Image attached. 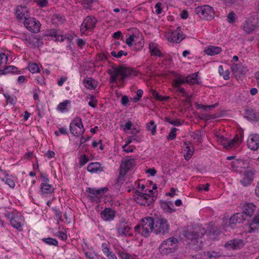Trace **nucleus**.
<instances>
[{"instance_id":"obj_1","label":"nucleus","mask_w":259,"mask_h":259,"mask_svg":"<svg viewBox=\"0 0 259 259\" xmlns=\"http://www.w3.org/2000/svg\"><path fill=\"white\" fill-rule=\"evenodd\" d=\"M107 73L110 76V82L111 83H115L117 81L118 75H120L121 81H124L126 77L131 76H136L138 72L133 69L120 66L118 67H112V68L108 70Z\"/></svg>"},{"instance_id":"obj_2","label":"nucleus","mask_w":259,"mask_h":259,"mask_svg":"<svg viewBox=\"0 0 259 259\" xmlns=\"http://www.w3.org/2000/svg\"><path fill=\"white\" fill-rule=\"evenodd\" d=\"M178 240L176 238L171 237L164 240L160 246L159 250L162 255H167L174 252L177 250Z\"/></svg>"},{"instance_id":"obj_3","label":"nucleus","mask_w":259,"mask_h":259,"mask_svg":"<svg viewBox=\"0 0 259 259\" xmlns=\"http://www.w3.org/2000/svg\"><path fill=\"white\" fill-rule=\"evenodd\" d=\"M135 201L140 205L150 206L153 204L155 200L154 195L148 194L146 193L140 192V190H136L133 194Z\"/></svg>"},{"instance_id":"obj_4","label":"nucleus","mask_w":259,"mask_h":259,"mask_svg":"<svg viewBox=\"0 0 259 259\" xmlns=\"http://www.w3.org/2000/svg\"><path fill=\"white\" fill-rule=\"evenodd\" d=\"M205 233V229L201 228L200 229L199 232L185 230L183 231L182 235L186 238V240L189 241V243L194 245L198 242L200 238Z\"/></svg>"},{"instance_id":"obj_5","label":"nucleus","mask_w":259,"mask_h":259,"mask_svg":"<svg viewBox=\"0 0 259 259\" xmlns=\"http://www.w3.org/2000/svg\"><path fill=\"white\" fill-rule=\"evenodd\" d=\"M142 231L141 234L142 236L148 237L150 233L154 232V220L150 217H147L142 219L141 221Z\"/></svg>"},{"instance_id":"obj_6","label":"nucleus","mask_w":259,"mask_h":259,"mask_svg":"<svg viewBox=\"0 0 259 259\" xmlns=\"http://www.w3.org/2000/svg\"><path fill=\"white\" fill-rule=\"evenodd\" d=\"M154 233L158 235H164L170 230L168 221L164 218H157L154 220Z\"/></svg>"},{"instance_id":"obj_7","label":"nucleus","mask_w":259,"mask_h":259,"mask_svg":"<svg viewBox=\"0 0 259 259\" xmlns=\"http://www.w3.org/2000/svg\"><path fill=\"white\" fill-rule=\"evenodd\" d=\"M195 12L201 18L206 20H210L214 17L213 8L208 5H204L196 8Z\"/></svg>"},{"instance_id":"obj_8","label":"nucleus","mask_w":259,"mask_h":259,"mask_svg":"<svg viewBox=\"0 0 259 259\" xmlns=\"http://www.w3.org/2000/svg\"><path fill=\"white\" fill-rule=\"evenodd\" d=\"M70 131L74 136H79L83 134L84 129L81 119L80 117H76L71 121Z\"/></svg>"},{"instance_id":"obj_9","label":"nucleus","mask_w":259,"mask_h":259,"mask_svg":"<svg viewBox=\"0 0 259 259\" xmlns=\"http://www.w3.org/2000/svg\"><path fill=\"white\" fill-rule=\"evenodd\" d=\"M135 164L134 159L126 158L122 161L120 165L119 176L117 182H119L121 178H123L127 171L134 167Z\"/></svg>"},{"instance_id":"obj_10","label":"nucleus","mask_w":259,"mask_h":259,"mask_svg":"<svg viewBox=\"0 0 259 259\" xmlns=\"http://www.w3.org/2000/svg\"><path fill=\"white\" fill-rule=\"evenodd\" d=\"M24 25L28 30L33 33H37L40 31L41 24L39 21L34 18H25Z\"/></svg>"},{"instance_id":"obj_11","label":"nucleus","mask_w":259,"mask_h":259,"mask_svg":"<svg viewBox=\"0 0 259 259\" xmlns=\"http://www.w3.org/2000/svg\"><path fill=\"white\" fill-rule=\"evenodd\" d=\"M259 228V210H257L254 216L247 222L246 230L249 233L258 232Z\"/></svg>"},{"instance_id":"obj_12","label":"nucleus","mask_w":259,"mask_h":259,"mask_svg":"<svg viewBox=\"0 0 259 259\" xmlns=\"http://www.w3.org/2000/svg\"><path fill=\"white\" fill-rule=\"evenodd\" d=\"M97 20L96 18L91 16H87L83 21L81 26L80 31L82 33H85L87 30H92L95 27Z\"/></svg>"},{"instance_id":"obj_13","label":"nucleus","mask_w":259,"mask_h":259,"mask_svg":"<svg viewBox=\"0 0 259 259\" xmlns=\"http://www.w3.org/2000/svg\"><path fill=\"white\" fill-rule=\"evenodd\" d=\"M239 138L236 135L233 139L229 140L223 136H220L218 138V142L223 146L224 148L229 149L232 148L235 144L238 141Z\"/></svg>"},{"instance_id":"obj_14","label":"nucleus","mask_w":259,"mask_h":259,"mask_svg":"<svg viewBox=\"0 0 259 259\" xmlns=\"http://www.w3.org/2000/svg\"><path fill=\"white\" fill-rule=\"evenodd\" d=\"M247 146L251 150H257L259 148V135H250L247 139Z\"/></svg>"},{"instance_id":"obj_15","label":"nucleus","mask_w":259,"mask_h":259,"mask_svg":"<svg viewBox=\"0 0 259 259\" xmlns=\"http://www.w3.org/2000/svg\"><path fill=\"white\" fill-rule=\"evenodd\" d=\"M254 174L251 169L246 170L243 175L242 179L240 180L241 184L245 187L251 185L253 181Z\"/></svg>"},{"instance_id":"obj_16","label":"nucleus","mask_w":259,"mask_h":259,"mask_svg":"<svg viewBox=\"0 0 259 259\" xmlns=\"http://www.w3.org/2000/svg\"><path fill=\"white\" fill-rule=\"evenodd\" d=\"M24 219L22 215H16L12 217L10 220V223L12 227L19 230H21L22 226Z\"/></svg>"},{"instance_id":"obj_17","label":"nucleus","mask_w":259,"mask_h":259,"mask_svg":"<svg viewBox=\"0 0 259 259\" xmlns=\"http://www.w3.org/2000/svg\"><path fill=\"white\" fill-rule=\"evenodd\" d=\"M256 206L253 203H245L242 206L243 214H244L250 217H252L256 211Z\"/></svg>"},{"instance_id":"obj_18","label":"nucleus","mask_w":259,"mask_h":259,"mask_svg":"<svg viewBox=\"0 0 259 259\" xmlns=\"http://www.w3.org/2000/svg\"><path fill=\"white\" fill-rule=\"evenodd\" d=\"M131 227L128 223L121 221L117 227V233L120 236H125L128 233Z\"/></svg>"},{"instance_id":"obj_19","label":"nucleus","mask_w":259,"mask_h":259,"mask_svg":"<svg viewBox=\"0 0 259 259\" xmlns=\"http://www.w3.org/2000/svg\"><path fill=\"white\" fill-rule=\"evenodd\" d=\"M243 245L242 240L233 239L226 242L225 247L229 249H238L242 248Z\"/></svg>"},{"instance_id":"obj_20","label":"nucleus","mask_w":259,"mask_h":259,"mask_svg":"<svg viewBox=\"0 0 259 259\" xmlns=\"http://www.w3.org/2000/svg\"><path fill=\"white\" fill-rule=\"evenodd\" d=\"M244 220L243 213L238 212L230 218L229 224L231 228H233L237 224L242 223Z\"/></svg>"},{"instance_id":"obj_21","label":"nucleus","mask_w":259,"mask_h":259,"mask_svg":"<svg viewBox=\"0 0 259 259\" xmlns=\"http://www.w3.org/2000/svg\"><path fill=\"white\" fill-rule=\"evenodd\" d=\"M101 247L102 251L109 259H118L116 254L110 250L109 245L108 243H102Z\"/></svg>"},{"instance_id":"obj_22","label":"nucleus","mask_w":259,"mask_h":259,"mask_svg":"<svg viewBox=\"0 0 259 259\" xmlns=\"http://www.w3.org/2000/svg\"><path fill=\"white\" fill-rule=\"evenodd\" d=\"M100 215L105 221H111L115 217V211L110 208H106L101 212Z\"/></svg>"},{"instance_id":"obj_23","label":"nucleus","mask_w":259,"mask_h":259,"mask_svg":"<svg viewBox=\"0 0 259 259\" xmlns=\"http://www.w3.org/2000/svg\"><path fill=\"white\" fill-rule=\"evenodd\" d=\"M184 37L182 34L180 33V30H172L171 34L168 36V39L169 41L175 42L176 43H179L181 42Z\"/></svg>"},{"instance_id":"obj_24","label":"nucleus","mask_w":259,"mask_h":259,"mask_svg":"<svg viewBox=\"0 0 259 259\" xmlns=\"http://www.w3.org/2000/svg\"><path fill=\"white\" fill-rule=\"evenodd\" d=\"M149 51L152 56L163 57L164 55L158 48V45L151 42L149 44Z\"/></svg>"},{"instance_id":"obj_25","label":"nucleus","mask_w":259,"mask_h":259,"mask_svg":"<svg viewBox=\"0 0 259 259\" xmlns=\"http://www.w3.org/2000/svg\"><path fill=\"white\" fill-rule=\"evenodd\" d=\"M222 51V50L221 47L209 46L204 48V52L207 55L214 56L220 53Z\"/></svg>"},{"instance_id":"obj_26","label":"nucleus","mask_w":259,"mask_h":259,"mask_svg":"<svg viewBox=\"0 0 259 259\" xmlns=\"http://www.w3.org/2000/svg\"><path fill=\"white\" fill-rule=\"evenodd\" d=\"M87 170L92 173H96L99 171H104V168L101 166L100 163L96 162L90 163L87 167Z\"/></svg>"},{"instance_id":"obj_27","label":"nucleus","mask_w":259,"mask_h":259,"mask_svg":"<svg viewBox=\"0 0 259 259\" xmlns=\"http://www.w3.org/2000/svg\"><path fill=\"white\" fill-rule=\"evenodd\" d=\"M47 35L54 37L56 41H63L64 39L63 35L61 34L59 30L51 29L48 31Z\"/></svg>"},{"instance_id":"obj_28","label":"nucleus","mask_w":259,"mask_h":259,"mask_svg":"<svg viewBox=\"0 0 259 259\" xmlns=\"http://www.w3.org/2000/svg\"><path fill=\"white\" fill-rule=\"evenodd\" d=\"M83 82L85 87L90 90H94L97 86V81L92 77H87Z\"/></svg>"},{"instance_id":"obj_29","label":"nucleus","mask_w":259,"mask_h":259,"mask_svg":"<svg viewBox=\"0 0 259 259\" xmlns=\"http://www.w3.org/2000/svg\"><path fill=\"white\" fill-rule=\"evenodd\" d=\"M40 189L43 195L51 194L54 192V189L51 185L48 184H41Z\"/></svg>"},{"instance_id":"obj_30","label":"nucleus","mask_w":259,"mask_h":259,"mask_svg":"<svg viewBox=\"0 0 259 259\" xmlns=\"http://www.w3.org/2000/svg\"><path fill=\"white\" fill-rule=\"evenodd\" d=\"M17 72V68L15 66H6L0 69V75L6 74L9 73Z\"/></svg>"},{"instance_id":"obj_31","label":"nucleus","mask_w":259,"mask_h":259,"mask_svg":"<svg viewBox=\"0 0 259 259\" xmlns=\"http://www.w3.org/2000/svg\"><path fill=\"white\" fill-rule=\"evenodd\" d=\"M107 190V188H101L98 189L96 188H88L86 191L90 194L94 195H100L103 194Z\"/></svg>"},{"instance_id":"obj_32","label":"nucleus","mask_w":259,"mask_h":259,"mask_svg":"<svg viewBox=\"0 0 259 259\" xmlns=\"http://www.w3.org/2000/svg\"><path fill=\"white\" fill-rule=\"evenodd\" d=\"M247 117L250 120L257 121L259 119V114L252 109H250L247 111Z\"/></svg>"},{"instance_id":"obj_33","label":"nucleus","mask_w":259,"mask_h":259,"mask_svg":"<svg viewBox=\"0 0 259 259\" xmlns=\"http://www.w3.org/2000/svg\"><path fill=\"white\" fill-rule=\"evenodd\" d=\"M198 73H194L191 75H188L186 77V82L189 84H198V81L197 79Z\"/></svg>"},{"instance_id":"obj_34","label":"nucleus","mask_w":259,"mask_h":259,"mask_svg":"<svg viewBox=\"0 0 259 259\" xmlns=\"http://www.w3.org/2000/svg\"><path fill=\"white\" fill-rule=\"evenodd\" d=\"M71 103L70 100H65L63 102L60 103L57 106V109L60 111L61 112H64L67 111L68 110L67 109V106Z\"/></svg>"},{"instance_id":"obj_35","label":"nucleus","mask_w":259,"mask_h":259,"mask_svg":"<svg viewBox=\"0 0 259 259\" xmlns=\"http://www.w3.org/2000/svg\"><path fill=\"white\" fill-rule=\"evenodd\" d=\"M243 28L246 32L250 33L254 30L255 28V26L250 22L245 21L243 24Z\"/></svg>"},{"instance_id":"obj_36","label":"nucleus","mask_w":259,"mask_h":259,"mask_svg":"<svg viewBox=\"0 0 259 259\" xmlns=\"http://www.w3.org/2000/svg\"><path fill=\"white\" fill-rule=\"evenodd\" d=\"M219 73L221 75H222L225 80H228L230 78V71L228 69L224 71L223 66L220 65L219 67Z\"/></svg>"},{"instance_id":"obj_37","label":"nucleus","mask_w":259,"mask_h":259,"mask_svg":"<svg viewBox=\"0 0 259 259\" xmlns=\"http://www.w3.org/2000/svg\"><path fill=\"white\" fill-rule=\"evenodd\" d=\"M186 82V79L182 76H178L173 80V86L175 87H181Z\"/></svg>"},{"instance_id":"obj_38","label":"nucleus","mask_w":259,"mask_h":259,"mask_svg":"<svg viewBox=\"0 0 259 259\" xmlns=\"http://www.w3.org/2000/svg\"><path fill=\"white\" fill-rule=\"evenodd\" d=\"M157 126L153 120L150 121L147 124V130L151 132L152 135H155L156 133Z\"/></svg>"},{"instance_id":"obj_39","label":"nucleus","mask_w":259,"mask_h":259,"mask_svg":"<svg viewBox=\"0 0 259 259\" xmlns=\"http://www.w3.org/2000/svg\"><path fill=\"white\" fill-rule=\"evenodd\" d=\"M118 256L121 259H136L132 256L131 254L126 253L121 250H117L116 251Z\"/></svg>"},{"instance_id":"obj_40","label":"nucleus","mask_w":259,"mask_h":259,"mask_svg":"<svg viewBox=\"0 0 259 259\" xmlns=\"http://www.w3.org/2000/svg\"><path fill=\"white\" fill-rule=\"evenodd\" d=\"M42 240L44 242L49 245H54L57 246L58 245V241L56 239L53 238H44L42 239Z\"/></svg>"},{"instance_id":"obj_41","label":"nucleus","mask_w":259,"mask_h":259,"mask_svg":"<svg viewBox=\"0 0 259 259\" xmlns=\"http://www.w3.org/2000/svg\"><path fill=\"white\" fill-rule=\"evenodd\" d=\"M144 41L143 39L135 42L134 46L133 45V49L137 52L141 50L144 47Z\"/></svg>"},{"instance_id":"obj_42","label":"nucleus","mask_w":259,"mask_h":259,"mask_svg":"<svg viewBox=\"0 0 259 259\" xmlns=\"http://www.w3.org/2000/svg\"><path fill=\"white\" fill-rule=\"evenodd\" d=\"M1 180L11 188H13L15 187V183L12 178L9 177V175L8 176H5L4 178H1Z\"/></svg>"},{"instance_id":"obj_43","label":"nucleus","mask_w":259,"mask_h":259,"mask_svg":"<svg viewBox=\"0 0 259 259\" xmlns=\"http://www.w3.org/2000/svg\"><path fill=\"white\" fill-rule=\"evenodd\" d=\"M28 68L29 71L32 73H35L40 71L39 66L36 63H29Z\"/></svg>"},{"instance_id":"obj_44","label":"nucleus","mask_w":259,"mask_h":259,"mask_svg":"<svg viewBox=\"0 0 259 259\" xmlns=\"http://www.w3.org/2000/svg\"><path fill=\"white\" fill-rule=\"evenodd\" d=\"M243 162L240 160H236L232 162V167L234 170L240 171L239 168H241Z\"/></svg>"},{"instance_id":"obj_45","label":"nucleus","mask_w":259,"mask_h":259,"mask_svg":"<svg viewBox=\"0 0 259 259\" xmlns=\"http://www.w3.org/2000/svg\"><path fill=\"white\" fill-rule=\"evenodd\" d=\"M8 57L4 53L0 54V69H2L8 62Z\"/></svg>"},{"instance_id":"obj_46","label":"nucleus","mask_w":259,"mask_h":259,"mask_svg":"<svg viewBox=\"0 0 259 259\" xmlns=\"http://www.w3.org/2000/svg\"><path fill=\"white\" fill-rule=\"evenodd\" d=\"M138 37L134 34L131 35L127 38L126 39V44L130 47H132L133 45V42H135L137 41Z\"/></svg>"},{"instance_id":"obj_47","label":"nucleus","mask_w":259,"mask_h":259,"mask_svg":"<svg viewBox=\"0 0 259 259\" xmlns=\"http://www.w3.org/2000/svg\"><path fill=\"white\" fill-rule=\"evenodd\" d=\"M170 205H172V203L170 202H163L161 203V207L166 211L171 212L173 210L171 208Z\"/></svg>"},{"instance_id":"obj_48","label":"nucleus","mask_w":259,"mask_h":259,"mask_svg":"<svg viewBox=\"0 0 259 259\" xmlns=\"http://www.w3.org/2000/svg\"><path fill=\"white\" fill-rule=\"evenodd\" d=\"M111 55L112 56L117 58H120L123 55L127 56V53L122 50L119 51L118 53H116L115 51H112L111 52Z\"/></svg>"},{"instance_id":"obj_49","label":"nucleus","mask_w":259,"mask_h":259,"mask_svg":"<svg viewBox=\"0 0 259 259\" xmlns=\"http://www.w3.org/2000/svg\"><path fill=\"white\" fill-rule=\"evenodd\" d=\"M177 129L175 127H173L171 128L170 132L168 134V136H167V139L168 140H172L175 139L176 137Z\"/></svg>"},{"instance_id":"obj_50","label":"nucleus","mask_w":259,"mask_h":259,"mask_svg":"<svg viewBox=\"0 0 259 259\" xmlns=\"http://www.w3.org/2000/svg\"><path fill=\"white\" fill-rule=\"evenodd\" d=\"M55 211V220L57 221L58 222H62L63 221L62 219V212L59 209H54Z\"/></svg>"},{"instance_id":"obj_51","label":"nucleus","mask_w":259,"mask_h":259,"mask_svg":"<svg viewBox=\"0 0 259 259\" xmlns=\"http://www.w3.org/2000/svg\"><path fill=\"white\" fill-rule=\"evenodd\" d=\"M236 15L233 12H230L227 17V20L229 23H233L235 21Z\"/></svg>"},{"instance_id":"obj_52","label":"nucleus","mask_w":259,"mask_h":259,"mask_svg":"<svg viewBox=\"0 0 259 259\" xmlns=\"http://www.w3.org/2000/svg\"><path fill=\"white\" fill-rule=\"evenodd\" d=\"M165 120L170 123L171 124L174 125L175 126H179L181 124L180 121L179 119H171L168 117L165 118Z\"/></svg>"},{"instance_id":"obj_53","label":"nucleus","mask_w":259,"mask_h":259,"mask_svg":"<svg viewBox=\"0 0 259 259\" xmlns=\"http://www.w3.org/2000/svg\"><path fill=\"white\" fill-rule=\"evenodd\" d=\"M192 137L194 140H200L202 139V132L200 130H197L193 132Z\"/></svg>"},{"instance_id":"obj_54","label":"nucleus","mask_w":259,"mask_h":259,"mask_svg":"<svg viewBox=\"0 0 259 259\" xmlns=\"http://www.w3.org/2000/svg\"><path fill=\"white\" fill-rule=\"evenodd\" d=\"M85 255L88 259H100L98 255L94 252H85Z\"/></svg>"},{"instance_id":"obj_55","label":"nucleus","mask_w":259,"mask_h":259,"mask_svg":"<svg viewBox=\"0 0 259 259\" xmlns=\"http://www.w3.org/2000/svg\"><path fill=\"white\" fill-rule=\"evenodd\" d=\"M143 94V90L139 89L137 91V96L133 98V101L136 103L141 100V98Z\"/></svg>"},{"instance_id":"obj_56","label":"nucleus","mask_w":259,"mask_h":259,"mask_svg":"<svg viewBox=\"0 0 259 259\" xmlns=\"http://www.w3.org/2000/svg\"><path fill=\"white\" fill-rule=\"evenodd\" d=\"M88 161L89 158L85 154H83L81 155L79 158V164L81 166H82L85 165Z\"/></svg>"},{"instance_id":"obj_57","label":"nucleus","mask_w":259,"mask_h":259,"mask_svg":"<svg viewBox=\"0 0 259 259\" xmlns=\"http://www.w3.org/2000/svg\"><path fill=\"white\" fill-rule=\"evenodd\" d=\"M186 149L187 153L185 155V159L186 160L188 161L192 156L193 154V151L191 150V149H190V147H189V146H186Z\"/></svg>"},{"instance_id":"obj_58","label":"nucleus","mask_w":259,"mask_h":259,"mask_svg":"<svg viewBox=\"0 0 259 259\" xmlns=\"http://www.w3.org/2000/svg\"><path fill=\"white\" fill-rule=\"evenodd\" d=\"M16 15L17 17L19 19H23V18L25 20V18H27L25 14L23 12V11H21L20 9H17L16 10Z\"/></svg>"},{"instance_id":"obj_59","label":"nucleus","mask_w":259,"mask_h":259,"mask_svg":"<svg viewBox=\"0 0 259 259\" xmlns=\"http://www.w3.org/2000/svg\"><path fill=\"white\" fill-rule=\"evenodd\" d=\"M209 184L206 183L205 185H198L197 187V189L198 191H201L204 190L207 191L209 190Z\"/></svg>"},{"instance_id":"obj_60","label":"nucleus","mask_w":259,"mask_h":259,"mask_svg":"<svg viewBox=\"0 0 259 259\" xmlns=\"http://www.w3.org/2000/svg\"><path fill=\"white\" fill-rule=\"evenodd\" d=\"M48 0H35V2L40 7H45L48 5Z\"/></svg>"},{"instance_id":"obj_61","label":"nucleus","mask_w":259,"mask_h":259,"mask_svg":"<svg viewBox=\"0 0 259 259\" xmlns=\"http://www.w3.org/2000/svg\"><path fill=\"white\" fill-rule=\"evenodd\" d=\"M162 4L161 3H157L155 6V12L157 14H161L162 12V9L161 8Z\"/></svg>"},{"instance_id":"obj_62","label":"nucleus","mask_w":259,"mask_h":259,"mask_svg":"<svg viewBox=\"0 0 259 259\" xmlns=\"http://www.w3.org/2000/svg\"><path fill=\"white\" fill-rule=\"evenodd\" d=\"M40 178L42 180V183L41 184H48L49 182V179L48 177V176L46 174H40Z\"/></svg>"},{"instance_id":"obj_63","label":"nucleus","mask_w":259,"mask_h":259,"mask_svg":"<svg viewBox=\"0 0 259 259\" xmlns=\"http://www.w3.org/2000/svg\"><path fill=\"white\" fill-rule=\"evenodd\" d=\"M95 97L92 96L91 97V100L89 102L88 104L93 108H96L97 106V101L94 100Z\"/></svg>"},{"instance_id":"obj_64","label":"nucleus","mask_w":259,"mask_h":259,"mask_svg":"<svg viewBox=\"0 0 259 259\" xmlns=\"http://www.w3.org/2000/svg\"><path fill=\"white\" fill-rule=\"evenodd\" d=\"M109 57V55L105 53L100 54L98 55V60L99 61H104L107 60Z\"/></svg>"}]
</instances>
